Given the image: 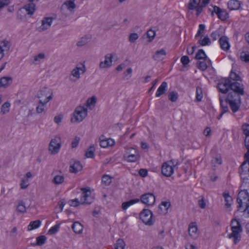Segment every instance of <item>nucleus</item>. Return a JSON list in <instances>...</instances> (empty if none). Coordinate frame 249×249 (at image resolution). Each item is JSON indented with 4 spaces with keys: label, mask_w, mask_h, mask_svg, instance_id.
Here are the masks:
<instances>
[{
    "label": "nucleus",
    "mask_w": 249,
    "mask_h": 249,
    "mask_svg": "<svg viewBox=\"0 0 249 249\" xmlns=\"http://www.w3.org/2000/svg\"><path fill=\"white\" fill-rule=\"evenodd\" d=\"M140 201L148 206H153L155 204L156 198L153 194L151 193H145L141 196L140 199L136 198L123 202L122 204V208L123 210H126L129 207L139 202Z\"/></svg>",
    "instance_id": "obj_1"
},
{
    "label": "nucleus",
    "mask_w": 249,
    "mask_h": 249,
    "mask_svg": "<svg viewBox=\"0 0 249 249\" xmlns=\"http://www.w3.org/2000/svg\"><path fill=\"white\" fill-rule=\"evenodd\" d=\"M87 114L88 109L86 107L81 106H78L72 113L71 122L72 123H80L87 117Z\"/></svg>",
    "instance_id": "obj_2"
},
{
    "label": "nucleus",
    "mask_w": 249,
    "mask_h": 249,
    "mask_svg": "<svg viewBox=\"0 0 249 249\" xmlns=\"http://www.w3.org/2000/svg\"><path fill=\"white\" fill-rule=\"evenodd\" d=\"M224 87H228L232 92H236L239 95L245 94L244 85L238 82H232L229 78H224Z\"/></svg>",
    "instance_id": "obj_3"
},
{
    "label": "nucleus",
    "mask_w": 249,
    "mask_h": 249,
    "mask_svg": "<svg viewBox=\"0 0 249 249\" xmlns=\"http://www.w3.org/2000/svg\"><path fill=\"white\" fill-rule=\"evenodd\" d=\"M178 161L171 160L164 162L161 167V173L165 177H171L174 173V168L177 166Z\"/></svg>",
    "instance_id": "obj_4"
},
{
    "label": "nucleus",
    "mask_w": 249,
    "mask_h": 249,
    "mask_svg": "<svg viewBox=\"0 0 249 249\" xmlns=\"http://www.w3.org/2000/svg\"><path fill=\"white\" fill-rule=\"evenodd\" d=\"M140 219L147 225L151 226L154 224L153 213L149 209H144L140 213Z\"/></svg>",
    "instance_id": "obj_5"
},
{
    "label": "nucleus",
    "mask_w": 249,
    "mask_h": 249,
    "mask_svg": "<svg viewBox=\"0 0 249 249\" xmlns=\"http://www.w3.org/2000/svg\"><path fill=\"white\" fill-rule=\"evenodd\" d=\"M244 158L246 160L243 162L239 168V173L242 179L249 177V158L247 157L245 154Z\"/></svg>",
    "instance_id": "obj_6"
},
{
    "label": "nucleus",
    "mask_w": 249,
    "mask_h": 249,
    "mask_svg": "<svg viewBox=\"0 0 249 249\" xmlns=\"http://www.w3.org/2000/svg\"><path fill=\"white\" fill-rule=\"evenodd\" d=\"M237 202L239 205L237 211H240L244 204L249 203V192L240 190L238 194Z\"/></svg>",
    "instance_id": "obj_7"
},
{
    "label": "nucleus",
    "mask_w": 249,
    "mask_h": 249,
    "mask_svg": "<svg viewBox=\"0 0 249 249\" xmlns=\"http://www.w3.org/2000/svg\"><path fill=\"white\" fill-rule=\"evenodd\" d=\"M83 191L81 197V204L89 205L93 201V197L89 196V194H91L89 188H83L81 189Z\"/></svg>",
    "instance_id": "obj_8"
},
{
    "label": "nucleus",
    "mask_w": 249,
    "mask_h": 249,
    "mask_svg": "<svg viewBox=\"0 0 249 249\" xmlns=\"http://www.w3.org/2000/svg\"><path fill=\"white\" fill-rule=\"evenodd\" d=\"M61 147L60 138H55L52 139L50 143L49 149L52 154H56L58 152Z\"/></svg>",
    "instance_id": "obj_9"
},
{
    "label": "nucleus",
    "mask_w": 249,
    "mask_h": 249,
    "mask_svg": "<svg viewBox=\"0 0 249 249\" xmlns=\"http://www.w3.org/2000/svg\"><path fill=\"white\" fill-rule=\"evenodd\" d=\"M114 53H108L105 56V60L101 61L99 64L100 69L108 68L112 65Z\"/></svg>",
    "instance_id": "obj_10"
},
{
    "label": "nucleus",
    "mask_w": 249,
    "mask_h": 249,
    "mask_svg": "<svg viewBox=\"0 0 249 249\" xmlns=\"http://www.w3.org/2000/svg\"><path fill=\"white\" fill-rule=\"evenodd\" d=\"M129 151V154L127 156H124V158H126V160L128 162L136 161L140 157L138 151L133 148H130Z\"/></svg>",
    "instance_id": "obj_11"
},
{
    "label": "nucleus",
    "mask_w": 249,
    "mask_h": 249,
    "mask_svg": "<svg viewBox=\"0 0 249 249\" xmlns=\"http://www.w3.org/2000/svg\"><path fill=\"white\" fill-rule=\"evenodd\" d=\"M52 95V97L53 98V91L51 89L46 87H44L39 90L38 93L37 95V97L39 100L42 99L43 100L44 99H47L48 97H49V95Z\"/></svg>",
    "instance_id": "obj_12"
},
{
    "label": "nucleus",
    "mask_w": 249,
    "mask_h": 249,
    "mask_svg": "<svg viewBox=\"0 0 249 249\" xmlns=\"http://www.w3.org/2000/svg\"><path fill=\"white\" fill-rule=\"evenodd\" d=\"M82 165L79 161L74 160L70 161V172L71 173H76L82 169Z\"/></svg>",
    "instance_id": "obj_13"
},
{
    "label": "nucleus",
    "mask_w": 249,
    "mask_h": 249,
    "mask_svg": "<svg viewBox=\"0 0 249 249\" xmlns=\"http://www.w3.org/2000/svg\"><path fill=\"white\" fill-rule=\"evenodd\" d=\"M51 99H52V95H49L47 99H40L39 100V105L36 107V111L38 114H40L43 112L45 110V106L48 103Z\"/></svg>",
    "instance_id": "obj_14"
},
{
    "label": "nucleus",
    "mask_w": 249,
    "mask_h": 249,
    "mask_svg": "<svg viewBox=\"0 0 249 249\" xmlns=\"http://www.w3.org/2000/svg\"><path fill=\"white\" fill-rule=\"evenodd\" d=\"M231 226L232 231L231 233H240L242 231L240 222L236 219H234L231 221Z\"/></svg>",
    "instance_id": "obj_15"
},
{
    "label": "nucleus",
    "mask_w": 249,
    "mask_h": 249,
    "mask_svg": "<svg viewBox=\"0 0 249 249\" xmlns=\"http://www.w3.org/2000/svg\"><path fill=\"white\" fill-rule=\"evenodd\" d=\"M171 204L169 202L163 201L158 206L157 212L159 214L163 215L167 213L168 209Z\"/></svg>",
    "instance_id": "obj_16"
},
{
    "label": "nucleus",
    "mask_w": 249,
    "mask_h": 249,
    "mask_svg": "<svg viewBox=\"0 0 249 249\" xmlns=\"http://www.w3.org/2000/svg\"><path fill=\"white\" fill-rule=\"evenodd\" d=\"M166 55V52L165 49H162L155 52L153 56V58L158 61H160L163 60Z\"/></svg>",
    "instance_id": "obj_17"
},
{
    "label": "nucleus",
    "mask_w": 249,
    "mask_h": 249,
    "mask_svg": "<svg viewBox=\"0 0 249 249\" xmlns=\"http://www.w3.org/2000/svg\"><path fill=\"white\" fill-rule=\"evenodd\" d=\"M219 42L221 49L224 51L229 50L230 45L229 42V38L226 36H221L219 39Z\"/></svg>",
    "instance_id": "obj_18"
},
{
    "label": "nucleus",
    "mask_w": 249,
    "mask_h": 249,
    "mask_svg": "<svg viewBox=\"0 0 249 249\" xmlns=\"http://www.w3.org/2000/svg\"><path fill=\"white\" fill-rule=\"evenodd\" d=\"M240 95L239 94L234 92H229L227 95V97L226 99V102H235V101H241Z\"/></svg>",
    "instance_id": "obj_19"
},
{
    "label": "nucleus",
    "mask_w": 249,
    "mask_h": 249,
    "mask_svg": "<svg viewBox=\"0 0 249 249\" xmlns=\"http://www.w3.org/2000/svg\"><path fill=\"white\" fill-rule=\"evenodd\" d=\"M240 1L237 0H230L228 3V8L231 10H235L240 9Z\"/></svg>",
    "instance_id": "obj_20"
},
{
    "label": "nucleus",
    "mask_w": 249,
    "mask_h": 249,
    "mask_svg": "<svg viewBox=\"0 0 249 249\" xmlns=\"http://www.w3.org/2000/svg\"><path fill=\"white\" fill-rule=\"evenodd\" d=\"M167 83L166 82H163L160 86L158 89L156 93V96L157 97H160L162 94H164L167 91Z\"/></svg>",
    "instance_id": "obj_21"
},
{
    "label": "nucleus",
    "mask_w": 249,
    "mask_h": 249,
    "mask_svg": "<svg viewBox=\"0 0 249 249\" xmlns=\"http://www.w3.org/2000/svg\"><path fill=\"white\" fill-rule=\"evenodd\" d=\"M53 18L51 17L44 18L42 20V30H45L49 28L52 25Z\"/></svg>",
    "instance_id": "obj_22"
},
{
    "label": "nucleus",
    "mask_w": 249,
    "mask_h": 249,
    "mask_svg": "<svg viewBox=\"0 0 249 249\" xmlns=\"http://www.w3.org/2000/svg\"><path fill=\"white\" fill-rule=\"evenodd\" d=\"M82 71V73H84L86 71V68L84 65L82 67H76L75 69H73L71 72V75L78 79L80 77V74L79 71Z\"/></svg>",
    "instance_id": "obj_23"
},
{
    "label": "nucleus",
    "mask_w": 249,
    "mask_h": 249,
    "mask_svg": "<svg viewBox=\"0 0 249 249\" xmlns=\"http://www.w3.org/2000/svg\"><path fill=\"white\" fill-rule=\"evenodd\" d=\"M12 83V78L11 77H3L0 79V85L1 87L6 88Z\"/></svg>",
    "instance_id": "obj_24"
},
{
    "label": "nucleus",
    "mask_w": 249,
    "mask_h": 249,
    "mask_svg": "<svg viewBox=\"0 0 249 249\" xmlns=\"http://www.w3.org/2000/svg\"><path fill=\"white\" fill-rule=\"evenodd\" d=\"M71 228L75 233H81L83 231V226L80 222L77 221L73 223Z\"/></svg>",
    "instance_id": "obj_25"
},
{
    "label": "nucleus",
    "mask_w": 249,
    "mask_h": 249,
    "mask_svg": "<svg viewBox=\"0 0 249 249\" xmlns=\"http://www.w3.org/2000/svg\"><path fill=\"white\" fill-rule=\"evenodd\" d=\"M222 160L221 156L219 155H217L215 157L213 158L211 160V165L212 168L215 170L216 167V164H217L218 165H220L222 164Z\"/></svg>",
    "instance_id": "obj_26"
},
{
    "label": "nucleus",
    "mask_w": 249,
    "mask_h": 249,
    "mask_svg": "<svg viewBox=\"0 0 249 249\" xmlns=\"http://www.w3.org/2000/svg\"><path fill=\"white\" fill-rule=\"evenodd\" d=\"M230 105V107L233 112H237L241 105V101H235L231 102H227Z\"/></svg>",
    "instance_id": "obj_27"
},
{
    "label": "nucleus",
    "mask_w": 249,
    "mask_h": 249,
    "mask_svg": "<svg viewBox=\"0 0 249 249\" xmlns=\"http://www.w3.org/2000/svg\"><path fill=\"white\" fill-rule=\"evenodd\" d=\"M63 5H65L67 9L70 11H73L74 9L76 7V5L74 3V0H67L64 3L62 6V7H63ZM62 9V8H61V9Z\"/></svg>",
    "instance_id": "obj_28"
},
{
    "label": "nucleus",
    "mask_w": 249,
    "mask_h": 249,
    "mask_svg": "<svg viewBox=\"0 0 249 249\" xmlns=\"http://www.w3.org/2000/svg\"><path fill=\"white\" fill-rule=\"evenodd\" d=\"M242 183L240 187V190L249 192V179L248 178H246L245 179H242Z\"/></svg>",
    "instance_id": "obj_29"
},
{
    "label": "nucleus",
    "mask_w": 249,
    "mask_h": 249,
    "mask_svg": "<svg viewBox=\"0 0 249 249\" xmlns=\"http://www.w3.org/2000/svg\"><path fill=\"white\" fill-rule=\"evenodd\" d=\"M41 225V221L39 220H36L34 221H31L29 225L28 226V230L31 231L34 229H37Z\"/></svg>",
    "instance_id": "obj_30"
},
{
    "label": "nucleus",
    "mask_w": 249,
    "mask_h": 249,
    "mask_svg": "<svg viewBox=\"0 0 249 249\" xmlns=\"http://www.w3.org/2000/svg\"><path fill=\"white\" fill-rule=\"evenodd\" d=\"M195 58L196 59H203L206 60L207 56L203 49H199L196 54Z\"/></svg>",
    "instance_id": "obj_31"
},
{
    "label": "nucleus",
    "mask_w": 249,
    "mask_h": 249,
    "mask_svg": "<svg viewBox=\"0 0 249 249\" xmlns=\"http://www.w3.org/2000/svg\"><path fill=\"white\" fill-rule=\"evenodd\" d=\"M203 36L200 37V38L198 41V43L201 46L209 45L211 44L210 39L208 36H206L202 38Z\"/></svg>",
    "instance_id": "obj_32"
},
{
    "label": "nucleus",
    "mask_w": 249,
    "mask_h": 249,
    "mask_svg": "<svg viewBox=\"0 0 249 249\" xmlns=\"http://www.w3.org/2000/svg\"><path fill=\"white\" fill-rule=\"evenodd\" d=\"M95 148L93 144L90 145L89 148L87 149L85 156L87 158H92L94 156V151Z\"/></svg>",
    "instance_id": "obj_33"
},
{
    "label": "nucleus",
    "mask_w": 249,
    "mask_h": 249,
    "mask_svg": "<svg viewBox=\"0 0 249 249\" xmlns=\"http://www.w3.org/2000/svg\"><path fill=\"white\" fill-rule=\"evenodd\" d=\"M223 197L226 202L225 206L227 208H230L231 205V202L232 201V197L230 196L229 193H224Z\"/></svg>",
    "instance_id": "obj_34"
},
{
    "label": "nucleus",
    "mask_w": 249,
    "mask_h": 249,
    "mask_svg": "<svg viewBox=\"0 0 249 249\" xmlns=\"http://www.w3.org/2000/svg\"><path fill=\"white\" fill-rule=\"evenodd\" d=\"M47 240V237L45 235H41L36 238V243L33 244L34 246H42L43 245Z\"/></svg>",
    "instance_id": "obj_35"
},
{
    "label": "nucleus",
    "mask_w": 249,
    "mask_h": 249,
    "mask_svg": "<svg viewBox=\"0 0 249 249\" xmlns=\"http://www.w3.org/2000/svg\"><path fill=\"white\" fill-rule=\"evenodd\" d=\"M10 104L8 102H6L1 107L0 113L2 114H5L8 113L10 110Z\"/></svg>",
    "instance_id": "obj_36"
},
{
    "label": "nucleus",
    "mask_w": 249,
    "mask_h": 249,
    "mask_svg": "<svg viewBox=\"0 0 249 249\" xmlns=\"http://www.w3.org/2000/svg\"><path fill=\"white\" fill-rule=\"evenodd\" d=\"M205 61L206 60H204L203 61H199L196 63V66L197 68L202 71H205L206 70L208 67L207 62Z\"/></svg>",
    "instance_id": "obj_37"
},
{
    "label": "nucleus",
    "mask_w": 249,
    "mask_h": 249,
    "mask_svg": "<svg viewBox=\"0 0 249 249\" xmlns=\"http://www.w3.org/2000/svg\"><path fill=\"white\" fill-rule=\"evenodd\" d=\"M203 98V92L201 88L197 87L196 88V100L197 102H200L201 101Z\"/></svg>",
    "instance_id": "obj_38"
},
{
    "label": "nucleus",
    "mask_w": 249,
    "mask_h": 249,
    "mask_svg": "<svg viewBox=\"0 0 249 249\" xmlns=\"http://www.w3.org/2000/svg\"><path fill=\"white\" fill-rule=\"evenodd\" d=\"M228 78H229L232 82H234V81L238 82L239 81H242L240 76L238 74H237V73H236L235 72L232 71H231L229 77Z\"/></svg>",
    "instance_id": "obj_39"
},
{
    "label": "nucleus",
    "mask_w": 249,
    "mask_h": 249,
    "mask_svg": "<svg viewBox=\"0 0 249 249\" xmlns=\"http://www.w3.org/2000/svg\"><path fill=\"white\" fill-rule=\"evenodd\" d=\"M125 244L122 239H118L115 245V249H124Z\"/></svg>",
    "instance_id": "obj_40"
},
{
    "label": "nucleus",
    "mask_w": 249,
    "mask_h": 249,
    "mask_svg": "<svg viewBox=\"0 0 249 249\" xmlns=\"http://www.w3.org/2000/svg\"><path fill=\"white\" fill-rule=\"evenodd\" d=\"M147 37L148 38V41L151 42L155 38L156 36V31L152 28L147 31L146 33Z\"/></svg>",
    "instance_id": "obj_41"
},
{
    "label": "nucleus",
    "mask_w": 249,
    "mask_h": 249,
    "mask_svg": "<svg viewBox=\"0 0 249 249\" xmlns=\"http://www.w3.org/2000/svg\"><path fill=\"white\" fill-rule=\"evenodd\" d=\"M17 211L20 213H24L26 211L25 203L22 200H20L17 208Z\"/></svg>",
    "instance_id": "obj_42"
},
{
    "label": "nucleus",
    "mask_w": 249,
    "mask_h": 249,
    "mask_svg": "<svg viewBox=\"0 0 249 249\" xmlns=\"http://www.w3.org/2000/svg\"><path fill=\"white\" fill-rule=\"evenodd\" d=\"M212 9H209V11L211 12L212 17L214 16V14H215L218 17L220 14V12H221L222 9L217 6H212Z\"/></svg>",
    "instance_id": "obj_43"
},
{
    "label": "nucleus",
    "mask_w": 249,
    "mask_h": 249,
    "mask_svg": "<svg viewBox=\"0 0 249 249\" xmlns=\"http://www.w3.org/2000/svg\"><path fill=\"white\" fill-rule=\"evenodd\" d=\"M223 81H224V79H223ZM224 82H221L220 83H218L217 85V88H218L220 92L222 93H226L229 91L230 88L228 87H224Z\"/></svg>",
    "instance_id": "obj_44"
},
{
    "label": "nucleus",
    "mask_w": 249,
    "mask_h": 249,
    "mask_svg": "<svg viewBox=\"0 0 249 249\" xmlns=\"http://www.w3.org/2000/svg\"><path fill=\"white\" fill-rule=\"evenodd\" d=\"M64 181V177L62 175H55L53 180L54 183L59 184L63 183Z\"/></svg>",
    "instance_id": "obj_45"
},
{
    "label": "nucleus",
    "mask_w": 249,
    "mask_h": 249,
    "mask_svg": "<svg viewBox=\"0 0 249 249\" xmlns=\"http://www.w3.org/2000/svg\"><path fill=\"white\" fill-rule=\"evenodd\" d=\"M178 94L177 92L173 91L168 94V98L172 102H175L178 99Z\"/></svg>",
    "instance_id": "obj_46"
},
{
    "label": "nucleus",
    "mask_w": 249,
    "mask_h": 249,
    "mask_svg": "<svg viewBox=\"0 0 249 249\" xmlns=\"http://www.w3.org/2000/svg\"><path fill=\"white\" fill-rule=\"evenodd\" d=\"M218 18L222 21H224L229 18V14L226 10L222 9L221 12L218 16Z\"/></svg>",
    "instance_id": "obj_47"
},
{
    "label": "nucleus",
    "mask_w": 249,
    "mask_h": 249,
    "mask_svg": "<svg viewBox=\"0 0 249 249\" xmlns=\"http://www.w3.org/2000/svg\"><path fill=\"white\" fill-rule=\"evenodd\" d=\"M228 238L229 239H233V243L236 245L238 243L241 238V234H228Z\"/></svg>",
    "instance_id": "obj_48"
},
{
    "label": "nucleus",
    "mask_w": 249,
    "mask_h": 249,
    "mask_svg": "<svg viewBox=\"0 0 249 249\" xmlns=\"http://www.w3.org/2000/svg\"><path fill=\"white\" fill-rule=\"evenodd\" d=\"M200 0H190L188 4V8L189 10H194L195 8V4L198 5Z\"/></svg>",
    "instance_id": "obj_49"
},
{
    "label": "nucleus",
    "mask_w": 249,
    "mask_h": 249,
    "mask_svg": "<svg viewBox=\"0 0 249 249\" xmlns=\"http://www.w3.org/2000/svg\"><path fill=\"white\" fill-rule=\"evenodd\" d=\"M197 231V227L196 222L191 223L188 228V231L189 233L192 232V233H196Z\"/></svg>",
    "instance_id": "obj_50"
},
{
    "label": "nucleus",
    "mask_w": 249,
    "mask_h": 249,
    "mask_svg": "<svg viewBox=\"0 0 249 249\" xmlns=\"http://www.w3.org/2000/svg\"><path fill=\"white\" fill-rule=\"evenodd\" d=\"M89 38L87 37H82L80 40L77 42V45L79 47H82L88 43Z\"/></svg>",
    "instance_id": "obj_51"
},
{
    "label": "nucleus",
    "mask_w": 249,
    "mask_h": 249,
    "mask_svg": "<svg viewBox=\"0 0 249 249\" xmlns=\"http://www.w3.org/2000/svg\"><path fill=\"white\" fill-rule=\"evenodd\" d=\"M241 59L246 63H249V53L243 52L240 55Z\"/></svg>",
    "instance_id": "obj_52"
},
{
    "label": "nucleus",
    "mask_w": 249,
    "mask_h": 249,
    "mask_svg": "<svg viewBox=\"0 0 249 249\" xmlns=\"http://www.w3.org/2000/svg\"><path fill=\"white\" fill-rule=\"evenodd\" d=\"M0 47L1 49L8 51L10 48V42L6 40H4L0 43Z\"/></svg>",
    "instance_id": "obj_53"
},
{
    "label": "nucleus",
    "mask_w": 249,
    "mask_h": 249,
    "mask_svg": "<svg viewBox=\"0 0 249 249\" xmlns=\"http://www.w3.org/2000/svg\"><path fill=\"white\" fill-rule=\"evenodd\" d=\"M69 204L72 207H77L81 204V200L79 201L78 199L75 198L74 199L70 200L69 201Z\"/></svg>",
    "instance_id": "obj_54"
},
{
    "label": "nucleus",
    "mask_w": 249,
    "mask_h": 249,
    "mask_svg": "<svg viewBox=\"0 0 249 249\" xmlns=\"http://www.w3.org/2000/svg\"><path fill=\"white\" fill-rule=\"evenodd\" d=\"M102 182L106 184H109L111 182V178L110 176L104 175L102 178Z\"/></svg>",
    "instance_id": "obj_55"
},
{
    "label": "nucleus",
    "mask_w": 249,
    "mask_h": 249,
    "mask_svg": "<svg viewBox=\"0 0 249 249\" xmlns=\"http://www.w3.org/2000/svg\"><path fill=\"white\" fill-rule=\"evenodd\" d=\"M96 102V97L94 96L89 98L86 102L87 106L89 107L91 105H94Z\"/></svg>",
    "instance_id": "obj_56"
},
{
    "label": "nucleus",
    "mask_w": 249,
    "mask_h": 249,
    "mask_svg": "<svg viewBox=\"0 0 249 249\" xmlns=\"http://www.w3.org/2000/svg\"><path fill=\"white\" fill-rule=\"evenodd\" d=\"M243 133L246 136H249V124H244L242 127Z\"/></svg>",
    "instance_id": "obj_57"
},
{
    "label": "nucleus",
    "mask_w": 249,
    "mask_h": 249,
    "mask_svg": "<svg viewBox=\"0 0 249 249\" xmlns=\"http://www.w3.org/2000/svg\"><path fill=\"white\" fill-rule=\"evenodd\" d=\"M205 26L204 24H200L199 25V28L197 31L196 34L195 36V37L197 38L201 34L203 33V32L205 30Z\"/></svg>",
    "instance_id": "obj_58"
},
{
    "label": "nucleus",
    "mask_w": 249,
    "mask_h": 249,
    "mask_svg": "<svg viewBox=\"0 0 249 249\" xmlns=\"http://www.w3.org/2000/svg\"><path fill=\"white\" fill-rule=\"evenodd\" d=\"M60 224H56L49 230L48 233H55L58 232Z\"/></svg>",
    "instance_id": "obj_59"
},
{
    "label": "nucleus",
    "mask_w": 249,
    "mask_h": 249,
    "mask_svg": "<svg viewBox=\"0 0 249 249\" xmlns=\"http://www.w3.org/2000/svg\"><path fill=\"white\" fill-rule=\"evenodd\" d=\"M244 142L245 147L247 149V152L245 154L246 156L249 158V136H246Z\"/></svg>",
    "instance_id": "obj_60"
},
{
    "label": "nucleus",
    "mask_w": 249,
    "mask_h": 249,
    "mask_svg": "<svg viewBox=\"0 0 249 249\" xmlns=\"http://www.w3.org/2000/svg\"><path fill=\"white\" fill-rule=\"evenodd\" d=\"M180 61L185 67L190 62V59L187 55H184L181 57Z\"/></svg>",
    "instance_id": "obj_61"
},
{
    "label": "nucleus",
    "mask_w": 249,
    "mask_h": 249,
    "mask_svg": "<svg viewBox=\"0 0 249 249\" xmlns=\"http://www.w3.org/2000/svg\"><path fill=\"white\" fill-rule=\"evenodd\" d=\"M139 37L137 33H131L129 36V41L131 43H134Z\"/></svg>",
    "instance_id": "obj_62"
},
{
    "label": "nucleus",
    "mask_w": 249,
    "mask_h": 249,
    "mask_svg": "<svg viewBox=\"0 0 249 249\" xmlns=\"http://www.w3.org/2000/svg\"><path fill=\"white\" fill-rule=\"evenodd\" d=\"M28 182V180L27 179L23 178L20 184L21 189H24L27 188L29 186Z\"/></svg>",
    "instance_id": "obj_63"
},
{
    "label": "nucleus",
    "mask_w": 249,
    "mask_h": 249,
    "mask_svg": "<svg viewBox=\"0 0 249 249\" xmlns=\"http://www.w3.org/2000/svg\"><path fill=\"white\" fill-rule=\"evenodd\" d=\"M80 138L77 136L75 137L74 140L71 142V147L75 148L77 146L79 142L80 141Z\"/></svg>",
    "instance_id": "obj_64"
}]
</instances>
